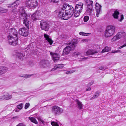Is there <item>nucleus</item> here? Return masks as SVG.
<instances>
[{"label":"nucleus","mask_w":126,"mask_h":126,"mask_svg":"<svg viewBox=\"0 0 126 126\" xmlns=\"http://www.w3.org/2000/svg\"><path fill=\"white\" fill-rule=\"evenodd\" d=\"M81 12L74 9L72 6L69 4L64 3L62 8L59 11L58 16L62 19L66 20L73 15L75 17H78Z\"/></svg>","instance_id":"nucleus-1"},{"label":"nucleus","mask_w":126,"mask_h":126,"mask_svg":"<svg viewBox=\"0 0 126 126\" xmlns=\"http://www.w3.org/2000/svg\"><path fill=\"white\" fill-rule=\"evenodd\" d=\"M9 35L8 36L9 44L14 46L18 44V39L17 37V30L14 29H11L9 31Z\"/></svg>","instance_id":"nucleus-2"},{"label":"nucleus","mask_w":126,"mask_h":126,"mask_svg":"<svg viewBox=\"0 0 126 126\" xmlns=\"http://www.w3.org/2000/svg\"><path fill=\"white\" fill-rule=\"evenodd\" d=\"M77 41L75 40H73L68 44V46L64 48L63 51V55L68 54L76 46Z\"/></svg>","instance_id":"nucleus-3"},{"label":"nucleus","mask_w":126,"mask_h":126,"mask_svg":"<svg viewBox=\"0 0 126 126\" xmlns=\"http://www.w3.org/2000/svg\"><path fill=\"white\" fill-rule=\"evenodd\" d=\"M115 31V27L112 26H108L105 33V37H108L112 35Z\"/></svg>","instance_id":"nucleus-4"},{"label":"nucleus","mask_w":126,"mask_h":126,"mask_svg":"<svg viewBox=\"0 0 126 126\" xmlns=\"http://www.w3.org/2000/svg\"><path fill=\"white\" fill-rule=\"evenodd\" d=\"M38 0H27L23 4H25L26 6L29 7L31 8H35L37 6L38 4Z\"/></svg>","instance_id":"nucleus-5"},{"label":"nucleus","mask_w":126,"mask_h":126,"mask_svg":"<svg viewBox=\"0 0 126 126\" xmlns=\"http://www.w3.org/2000/svg\"><path fill=\"white\" fill-rule=\"evenodd\" d=\"M51 108L52 112L55 114L59 115L63 111L62 109L56 106H54L52 107Z\"/></svg>","instance_id":"nucleus-6"},{"label":"nucleus","mask_w":126,"mask_h":126,"mask_svg":"<svg viewBox=\"0 0 126 126\" xmlns=\"http://www.w3.org/2000/svg\"><path fill=\"white\" fill-rule=\"evenodd\" d=\"M40 25L41 29L46 31H48L49 29V25L48 23L45 21H41Z\"/></svg>","instance_id":"nucleus-7"},{"label":"nucleus","mask_w":126,"mask_h":126,"mask_svg":"<svg viewBox=\"0 0 126 126\" xmlns=\"http://www.w3.org/2000/svg\"><path fill=\"white\" fill-rule=\"evenodd\" d=\"M19 34L22 36L26 37L28 34V30L25 28H20L18 31Z\"/></svg>","instance_id":"nucleus-8"},{"label":"nucleus","mask_w":126,"mask_h":126,"mask_svg":"<svg viewBox=\"0 0 126 126\" xmlns=\"http://www.w3.org/2000/svg\"><path fill=\"white\" fill-rule=\"evenodd\" d=\"M22 18L23 23L26 27L28 29L29 28V20H28V18L29 16H28L27 14L25 16H22Z\"/></svg>","instance_id":"nucleus-9"},{"label":"nucleus","mask_w":126,"mask_h":126,"mask_svg":"<svg viewBox=\"0 0 126 126\" xmlns=\"http://www.w3.org/2000/svg\"><path fill=\"white\" fill-rule=\"evenodd\" d=\"M12 98V96L7 92H5L0 96V101L4 99L9 100Z\"/></svg>","instance_id":"nucleus-10"},{"label":"nucleus","mask_w":126,"mask_h":126,"mask_svg":"<svg viewBox=\"0 0 126 126\" xmlns=\"http://www.w3.org/2000/svg\"><path fill=\"white\" fill-rule=\"evenodd\" d=\"M24 8L23 6H20L18 9V12L19 13V17L20 19H22V16H26L27 14L25 12Z\"/></svg>","instance_id":"nucleus-11"},{"label":"nucleus","mask_w":126,"mask_h":126,"mask_svg":"<svg viewBox=\"0 0 126 126\" xmlns=\"http://www.w3.org/2000/svg\"><path fill=\"white\" fill-rule=\"evenodd\" d=\"M102 6L98 3L96 2L95 5V9L96 12V16L98 17L101 12Z\"/></svg>","instance_id":"nucleus-12"},{"label":"nucleus","mask_w":126,"mask_h":126,"mask_svg":"<svg viewBox=\"0 0 126 126\" xmlns=\"http://www.w3.org/2000/svg\"><path fill=\"white\" fill-rule=\"evenodd\" d=\"M49 62L48 60H43L40 62L39 65L41 68H44L47 67L49 64Z\"/></svg>","instance_id":"nucleus-13"},{"label":"nucleus","mask_w":126,"mask_h":126,"mask_svg":"<svg viewBox=\"0 0 126 126\" xmlns=\"http://www.w3.org/2000/svg\"><path fill=\"white\" fill-rule=\"evenodd\" d=\"M83 5V3L82 2H79L75 6V9L81 12L82 11Z\"/></svg>","instance_id":"nucleus-14"},{"label":"nucleus","mask_w":126,"mask_h":126,"mask_svg":"<svg viewBox=\"0 0 126 126\" xmlns=\"http://www.w3.org/2000/svg\"><path fill=\"white\" fill-rule=\"evenodd\" d=\"M41 11H37L31 16V19L33 20H36L38 19V16L40 15Z\"/></svg>","instance_id":"nucleus-15"},{"label":"nucleus","mask_w":126,"mask_h":126,"mask_svg":"<svg viewBox=\"0 0 126 126\" xmlns=\"http://www.w3.org/2000/svg\"><path fill=\"white\" fill-rule=\"evenodd\" d=\"M50 54L51 56L52 59L55 62H56V61L59 59L58 55L57 53L50 52Z\"/></svg>","instance_id":"nucleus-16"},{"label":"nucleus","mask_w":126,"mask_h":126,"mask_svg":"<svg viewBox=\"0 0 126 126\" xmlns=\"http://www.w3.org/2000/svg\"><path fill=\"white\" fill-rule=\"evenodd\" d=\"M116 35L119 39L123 38L126 35V33L123 31H121L118 32Z\"/></svg>","instance_id":"nucleus-17"},{"label":"nucleus","mask_w":126,"mask_h":126,"mask_svg":"<svg viewBox=\"0 0 126 126\" xmlns=\"http://www.w3.org/2000/svg\"><path fill=\"white\" fill-rule=\"evenodd\" d=\"M73 55L74 57L76 58L78 57L79 58H80L82 59L81 60L84 61L87 58H81V55L80 53L79 52H74L73 54Z\"/></svg>","instance_id":"nucleus-18"},{"label":"nucleus","mask_w":126,"mask_h":126,"mask_svg":"<svg viewBox=\"0 0 126 126\" xmlns=\"http://www.w3.org/2000/svg\"><path fill=\"white\" fill-rule=\"evenodd\" d=\"M7 70V68L5 67H0V75L5 73Z\"/></svg>","instance_id":"nucleus-19"},{"label":"nucleus","mask_w":126,"mask_h":126,"mask_svg":"<svg viewBox=\"0 0 126 126\" xmlns=\"http://www.w3.org/2000/svg\"><path fill=\"white\" fill-rule=\"evenodd\" d=\"M16 55L18 58L21 59H22L25 56V53L22 52H17Z\"/></svg>","instance_id":"nucleus-20"},{"label":"nucleus","mask_w":126,"mask_h":126,"mask_svg":"<svg viewBox=\"0 0 126 126\" xmlns=\"http://www.w3.org/2000/svg\"><path fill=\"white\" fill-rule=\"evenodd\" d=\"M86 7H92L93 1L90 0H85Z\"/></svg>","instance_id":"nucleus-21"},{"label":"nucleus","mask_w":126,"mask_h":126,"mask_svg":"<svg viewBox=\"0 0 126 126\" xmlns=\"http://www.w3.org/2000/svg\"><path fill=\"white\" fill-rule=\"evenodd\" d=\"M92 7H86V14L89 15H93Z\"/></svg>","instance_id":"nucleus-22"},{"label":"nucleus","mask_w":126,"mask_h":126,"mask_svg":"<svg viewBox=\"0 0 126 126\" xmlns=\"http://www.w3.org/2000/svg\"><path fill=\"white\" fill-rule=\"evenodd\" d=\"M44 36L46 40H47L50 45H51L52 44L53 41L51 40V38H49V35L46 34H45Z\"/></svg>","instance_id":"nucleus-23"},{"label":"nucleus","mask_w":126,"mask_h":126,"mask_svg":"<svg viewBox=\"0 0 126 126\" xmlns=\"http://www.w3.org/2000/svg\"><path fill=\"white\" fill-rule=\"evenodd\" d=\"M97 52L94 50L89 49L86 52V54L88 55H95L97 53Z\"/></svg>","instance_id":"nucleus-24"},{"label":"nucleus","mask_w":126,"mask_h":126,"mask_svg":"<svg viewBox=\"0 0 126 126\" xmlns=\"http://www.w3.org/2000/svg\"><path fill=\"white\" fill-rule=\"evenodd\" d=\"M119 14V12L117 11H115L114 13L112 14V16L115 19H118V16Z\"/></svg>","instance_id":"nucleus-25"},{"label":"nucleus","mask_w":126,"mask_h":126,"mask_svg":"<svg viewBox=\"0 0 126 126\" xmlns=\"http://www.w3.org/2000/svg\"><path fill=\"white\" fill-rule=\"evenodd\" d=\"M76 102L78 104V107L79 109H82V103L78 100H76Z\"/></svg>","instance_id":"nucleus-26"},{"label":"nucleus","mask_w":126,"mask_h":126,"mask_svg":"<svg viewBox=\"0 0 126 126\" xmlns=\"http://www.w3.org/2000/svg\"><path fill=\"white\" fill-rule=\"evenodd\" d=\"M29 118L32 122L34 123L35 124H37L38 123L37 122L35 118L30 117H29Z\"/></svg>","instance_id":"nucleus-27"},{"label":"nucleus","mask_w":126,"mask_h":126,"mask_svg":"<svg viewBox=\"0 0 126 126\" xmlns=\"http://www.w3.org/2000/svg\"><path fill=\"white\" fill-rule=\"evenodd\" d=\"M110 50L111 48H110L108 47H106L102 50L101 52L103 53L106 52H108L110 51Z\"/></svg>","instance_id":"nucleus-28"},{"label":"nucleus","mask_w":126,"mask_h":126,"mask_svg":"<svg viewBox=\"0 0 126 126\" xmlns=\"http://www.w3.org/2000/svg\"><path fill=\"white\" fill-rule=\"evenodd\" d=\"M17 9L16 8H15L11 11V14L12 15H13L17 14Z\"/></svg>","instance_id":"nucleus-29"},{"label":"nucleus","mask_w":126,"mask_h":126,"mask_svg":"<svg viewBox=\"0 0 126 126\" xmlns=\"http://www.w3.org/2000/svg\"><path fill=\"white\" fill-rule=\"evenodd\" d=\"M6 6L8 8H10L11 7H13L16 6L14 2L13 3L11 4H7Z\"/></svg>","instance_id":"nucleus-30"},{"label":"nucleus","mask_w":126,"mask_h":126,"mask_svg":"<svg viewBox=\"0 0 126 126\" xmlns=\"http://www.w3.org/2000/svg\"><path fill=\"white\" fill-rule=\"evenodd\" d=\"M119 39L118 38L117 36V35H116L114 36L111 39V41L112 42H113Z\"/></svg>","instance_id":"nucleus-31"},{"label":"nucleus","mask_w":126,"mask_h":126,"mask_svg":"<svg viewBox=\"0 0 126 126\" xmlns=\"http://www.w3.org/2000/svg\"><path fill=\"white\" fill-rule=\"evenodd\" d=\"M99 95V94L98 92H96L94 94L93 97H91L90 99L92 100L97 97Z\"/></svg>","instance_id":"nucleus-32"},{"label":"nucleus","mask_w":126,"mask_h":126,"mask_svg":"<svg viewBox=\"0 0 126 126\" xmlns=\"http://www.w3.org/2000/svg\"><path fill=\"white\" fill-rule=\"evenodd\" d=\"M22 2V0H17L15 1L14 2L16 6L19 5Z\"/></svg>","instance_id":"nucleus-33"},{"label":"nucleus","mask_w":126,"mask_h":126,"mask_svg":"<svg viewBox=\"0 0 126 126\" xmlns=\"http://www.w3.org/2000/svg\"><path fill=\"white\" fill-rule=\"evenodd\" d=\"M8 9H5L0 7V12H1L3 13H5L7 12Z\"/></svg>","instance_id":"nucleus-34"},{"label":"nucleus","mask_w":126,"mask_h":126,"mask_svg":"<svg viewBox=\"0 0 126 126\" xmlns=\"http://www.w3.org/2000/svg\"><path fill=\"white\" fill-rule=\"evenodd\" d=\"M79 34L83 36H87L88 35V34H90V33H86L84 32H80L79 33Z\"/></svg>","instance_id":"nucleus-35"},{"label":"nucleus","mask_w":126,"mask_h":126,"mask_svg":"<svg viewBox=\"0 0 126 126\" xmlns=\"http://www.w3.org/2000/svg\"><path fill=\"white\" fill-rule=\"evenodd\" d=\"M23 106V104L22 103H21L17 105V108L19 110H21L22 109Z\"/></svg>","instance_id":"nucleus-36"},{"label":"nucleus","mask_w":126,"mask_h":126,"mask_svg":"<svg viewBox=\"0 0 126 126\" xmlns=\"http://www.w3.org/2000/svg\"><path fill=\"white\" fill-rule=\"evenodd\" d=\"M31 76V75H24L22 76H20V77H23L25 78H27L30 77Z\"/></svg>","instance_id":"nucleus-37"},{"label":"nucleus","mask_w":126,"mask_h":126,"mask_svg":"<svg viewBox=\"0 0 126 126\" xmlns=\"http://www.w3.org/2000/svg\"><path fill=\"white\" fill-rule=\"evenodd\" d=\"M51 124L52 126H59V125L57 122L54 121L51 122Z\"/></svg>","instance_id":"nucleus-38"},{"label":"nucleus","mask_w":126,"mask_h":126,"mask_svg":"<svg viewBox=\"0 0 126 126\" xmlns=\"http://www.w3.org/2000/svg\"><path fill=\"white\" fill-rule=\"evenodd\" d=\"M89 19V17L88 16H86L84 17L83 18L84 21L85 22H87L88 21Z\"/></svg>","instance_id":"nucleus-39"},{"label":"nucleus","mask_w":126,"mask_h":126,"mask_svg":"<svg viewBox=\"0 0 126 126\" xmlns=\"http://www.w3.org/2000/svg\"><path fill=\"white\" fill-rule=\"evenodd\" d=\"M75 70H71L70 71H67L66 74H69L75 72Z\"/></svg>","instance_id":"nucleus-40"},{"label":"nucleus","mask_w":126,"mask_h":126,"mask_svg":"<svg viewBox=\"0 0 126 126\" xmlns=\"http://www.w3.org/2000/svg\"><path fill=\"white\" fill-rule=\"evenodd\" d=\"M30 104L29 103H26L25 106V109H27L30 106Z\"/></svg>","instance_id":"nucleus-41"},{"label":"nucleus","mask_w":126,"mask_h":126,"mask_svg":"<svg viewBox=\"0 0 126 126\" xmlns=\"http://www.w3.org/2000/svg\"><path fill=\"white\" fill-rule=\"evenodd\" d=\"M124 16L123 15H122L120 16V19H118V20L120 22H121L124 19Z\"/></svg>","instance_id":"nucleus-42"},{"label":"nucleus","mask_w":126,"mask_h":126,"mask_svg":"<svg viewBox=\"0 0 126 126\" xmlns=\"http://www.w3.org/2000/svg\"><path fill=\"white\" fill-rule=\"evenodd\" d=\"M59 0H49L50 1L53 3H57L58 2Z\"/></svg>","instance_id":"nucleus-43"},{"label":"nucleus","mask_w":126,"mask_h":126,"mask_svg":"<svg viewBox=\"0 0 126 126\" xmlns=\"http://www.w3.org/2000/svg\"><path fill=\"white\" fill-rule=\"evenodd\" d=\"M16 126H25V125L24 124L22 123H20L17 125Z\"/></svg>","instance_id":"nucleus-44"},{"label":"nucleus","mask_w":126,"mask_h":126,"mask_svg":"<svg viewBox=\"0 0 126 126\" xmlns=\"http://www.w3.org/2000/svg\"><path fill=\"white\" fill-rule=\"evenodd\" d=\"M99 69L100 70H104L105 69V68L103 66H102L99 67Z\"/></svg>","instance_id":"nucleus-45"},{"label":"nucleus","mask_w":126,"mask_h":126,"mask_svg":"<svg viewBox=\"0 0 126 126\" xmlns=\"http://www.w3.org/2000/svg\"><path fill=\"white\" fill-rule=\"evenodd\" d=\"M94 83V81H91V82L89 83L88 85V86H90L92 84H93Z\"/></svg>","instance_id":"nucleus-46"},{"label":"nucleus","mask_w":126,"mask_h":126,"mask_svg":"<svg viewBox=\"0 0 126 126\" xmlns=\"http://www.w3.org/2000/svg\"><path fill=\"white\" fill-rule=\"evenodd\" d=\"M61 65L60 64L58 65V66H57L56 67V68H59V67H61L62 66H61Z\"/></svg>","instance_id":"nucleus-47"},{"label":"nucleus","mask_w":126,"mask_h":126,"mask_svg":"<svg viewBox=\"0 0 126 126\" xmlns=\"http://www.w3.org/2000/svg\"><path fill=\"white\" fill-rule=\"evenodd\" d=\"M91 88H89L88 89H86V91H90L91 90Z\"/></svg>","instance_id":"nucleus-48"},{"label":"nucleus","mask_w":126,"mask_h":126,"mask_svg":"<svg viewBox=\"0 0 126 126\" xmlns=\"http://www.w3.org/2000/svg\"><path fill=\"white\" fill-rule=\"evenodd\" d=\"M118 51H115V52H113V53H117V52H118Z\"/></svg>","instance_id":"nucleus-49"},{"label":"nucleus","mask_w":126,"mask_h":126,"mask_svg":"<svg viewBox=\"0 0 126 126\" xmlns=\"http://www.w3.org/2000/svg\"><path fill=\"white\" fill-rule=\"evenodd\" d=\"M4 0H0V1L1 2L3 1Z\"/></svg>","instance_id":"nucleus-50"},{"label":"nucleus","mask_w":126,"mask_h":126,"mask_svg":"<svg viewBox=\"0 0 126 126\" xmlns=\"http://www.w3.org/2000/svg\"><path fill=\"white\" fill-rule=\"evenodd\" d=\"M15 111L16 112H18V110H17V109H16V110H15Z\"/></svg>","instance_id":"nucleus-51"},{"label":"nucleus","mask_w":126,"mask_h":126,"mask_svg":"<svg viewBox=\"0 0 126 126\" xmlns=\"http://www.w3.org/2000/svg\"><path fill=\"white\" fill-rule=\"evenodd\" d=\"M9 28V27L8 26H7V27L6 28L7 29H8Z\"/></svg>","instance_id":"nucleus-52"},{"label":"nucleus","mask_w":126,"mask_h":126,"mask_svg":"<svg viewBox=\"0 0 126 126\" xmlns=\"http://www.w3.org/2000/svg\"><path fill=\"white\" fill-rule=\"evenodd\" d=\"M119 52H120V51H119Z\"/></svg>","instance_id":"nucleus-53"}]
</instances>
